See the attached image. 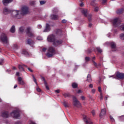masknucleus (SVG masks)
I'll list each match as a JSON object with an SVG mask.
<instances>
[{
    "mask_svg": "<svg viewBox=\"0 0 124 124\" xmlns=\"http://www.w3.org/2000/svg\"><path fill=\"white\" fill-rule=\"evenodd\" d=\"M109 44L110 45L112 51H113L114 52L117 51V47L116 46V44L113 42H111L109 43Z\"/></svg>",
    "mask_w": 124,
    "mask_h": 124,
    "instance_id": "1a4fd4ad",
    "label": "nucleus"
},
{
    "mask_svg": "<svg viewBox=\"0 0 124 124\" xmlns=\"http://www.w3.org/2000/svg\"><path fill=\"white\" fill-rule=\"evenodd\" d=\"M124 12V9L121 8V9H118L116 10V13L117 14H118L119 15L121 14H123V13Z\"/></svg>",
    "mask_w": 124,
    "mask_h": 124,
    "instance_id": "dca6fc26",
    "label": "nucleus"
},
{
    "mask_svg": "<svg viewBox=\"0 0 124 124\" xmlns=\"http://www.w3.org/2000/svg\"><path fill=\"white\" fill-rule=\"evenodd\" d=\"M11 116L14 119H19L20 117V114L18 111H14L11 114Z\"/></svg>",
    "mask_w": 124,
    "mask_h": 124,
    "instance_id": "20e7f679",
    "label": "nucleus"
},
{
    "mask_svg": "<svg viewBox=\"0 0 124 124\" xmlns=\"http://www.w3.org/2000/svg\"><path fill=\"white\" fill-rule=\"evenodd\" d=\"M80 6H81V7H83V6H84V3L83 2L80 3Z\"/></svg>",
    "mask_w": 124,
    "mask_h": 124,
    "instance_id": "052dcab7",
    "label": "nucleus"
},
{
    "mask_svg": "<svg viewBox=\"0 0 124 124\" xmlns=\"http://www.w3.org/2000/svg\"><path fill=\"white\" fill-rule=\"evenodd\" d=\"M2 117L3 118H8V117H9V114H8L7 111H5L2 113Z\"/></svg>",
    "mask_w": 124,
    "mask_h": 124,
    "instance_id": "6ab92c4d",
    "label": "nucleus"
},
{
    "mask_svg": "<svg viewBox=\"0 0 124 124\" xmlns=\"http://www.w3.org/2000/svg\"><path fill=\"white\" fill-rule=\"evenodd\" d=\"M55 93H60V90H55Z\"/></svg>",
    "mask_w": 124,
    "mask_h": 124,
    "instance_id": "864d4df0",
    "label": "nucleus"
},
{
    "mask_svg": "<svg viewBox=\"0 0 124 124\" xmlns=\"http://www.w3.org/2000/svg\"><path fill=\"white\" fill-rule=\"evenodd\" d=\"M0 39L3 43H7V42H8L7 36H6V35L3 33H2V35L0 37Z\"/></svg>",
    "mask_w": 124,
    "mask_h": 124,
    "instance_id": "39448f33",
    "label": "nucleus"
},
{
    "mask_svg": "<svg viewBox=\"0 0 124 124\" xmlns=\"http://www.w3.org/2000/svg\"><path fill=\"white\" fill-rule=\"evenodd\" d=\"M107 0H102V4L106 3Z\"/></svg>",
    "mask_w": 124,
    "mask_h": 124,
    "instance_id": "13d9d810",
    "label": "nucleus"
},
{
    "mask_svg": "<svg viewBox=\"0 0 124 124\" xmlns=\"http://www.w3.org/2000/svg\"><path fill=\"white\" fill-rule=\"evenodd\" d=\"M45 87H46V90H49V87H48V85H46Z\"/></svg>",
    "mask_w": 124,
    "mask_h": 124,
    "instance_id": "680f3d73",
    "label": "nucleus"
},
{
    "mask_svg": "<svg viewBox=\"0 0 124 124\" xmlns=\"http://www.w3.org/2000/svg\"><path fill=\"white\" fill-rule=\"evenodd\" d=\"M44 82L45 86H47V82H46V80L44 81Z\"/></svg>",
    "mask_w": 124,
    "mask_h": 124,
    "instance_id": "e2e57ef3",
    "label": "nucleus"
},
{
    "mask_svg": "<svg viewBox=\"0 0 124 124\" xmlns=\"http://www.w3.org/2000/svg\"><path fill=\"white\" fill-rule=\"evenodd\" d=\"M3 62V59H0V65H1L2 64Z\"/></svg>",
    "mask_w": 124,
    "mask_h": 124,
    "instance_id": "de8ad7c7",
    "label": "nucleus"
},
{
    "mask_svg": "<svg viewBox=\"0 0 124 124\" xmlns=\"http://www.w3.org/2000/svg\"><path fill=\"white\" fill-rule=\"evenodd\" d=\"M94 0H93V1L91 3V5H94L93 4L94 3Z\"/></svg>",
    "mask_w": 124,
    "mask_h": 124,
    "instance_id": "4d7b16f0",
    "label": "nucleus"
},
{
    "mask_svg": "<svg viewBox=\"0 0 124 124\" xmlns=\"http://www.w3.org/2000/svg\"><path fill=\"white\" fill-rule=\"evenodd\" d=\"M96 49H97V51H98V52H99V53H102V50L100 49V48L97 47Z\"/></svg>",
    "mask_w": 124,
    "mask_h": 124,
    "instance_id": "f704fd0d",
    "label": "nucleus"
},
{
    "mask_svg": "<svg viewBox=\"0 0 124 124\" xmlns=\"http://www.w3.org/2000/svg\"><path fill=\"white\" fill-rule=\"evenodd\" d=\"M13 1V0H2V2L5 6H6L8 3H10Z\"/></svg>",
    "mask_w": 124,
    "mask_h": 124,
    "instance_id": "4468645a",
    "label": "nucleus"
},
{
    "mask_svg": "<svg viewBox=\"0 0 124 124\" xmlns=\"http://www.w3.org/2000/svg\"><path fill=\"white\" fill-rule=\"evenodd\" d=\"M72 86L74 89H76V88L78 87V84L76 83H72Z\"/></svg>",
    "mask_w": 124,
    "mask_h": 124,
    "instance_id": "393cba45",
    "label": "nucleus"
},
{
    "mask_svg": "<svg viewBox=\"0 0 124 124\" xmlns=\"http://www.w3.org/2000/svg\"><path fill=\"white\" fill-rule=\"evenodd\" d=\"M32 77H33L34 82H35V84L37 85V82H36V78H35L34 77V76L33 75H32Z\"/></svg>",
    "mask_w": 124,
    "mask_h": 124,
    "instance_id": "c9c22d12",
    "label": "nucleus"
},
{
    "mask_svg": "<svg viewBox=\"0 0 124 124\" xmlns=\"http://www.w3.org/2000/svg\"><path fill=\"white\" fill-rule=\"evenodd\" d=\"M59 18V16L57 15H51L50 16V18L52 19V20H58Z\"/></svg>",
    "mask_w": 124,
    "mask_h": 124,
    "instance_id": "2eb2a0df",
    "label": "nucleus"
},
{
    "mask_svg": "<svg viewBox=\"0 0 124 124\" xmlns=\"http://www.w3.org/2000/svg\"><path fill=\"white\" fill-rule=\"evenodd\" d=\"M27 43L29 44V45H31V40H28Z\"/></svg>",
    "mask_w": 124,
    "mask_h": 124,
    "instance_id": "58836bf2",
    "label": "nucleus"
},
{
    "mask_svg": "<svg viewBox=\"0 0 124 124\" xmlns=\"http://www.w3.org/2000/svg\"><path fill=\"white\" fill-rule=\"evenodd\" d=\"M30 5L33 6V5H35V1H31L30 2Z\"/></svg>",
    "mask_w": 124,
    "mask_h": 124,
    "instance_id": "cd10ccee",
    "label": "nucleus"
},
{
    "mask_svg": "<svg viewBox=\"0 0 124 124\" xmlns=\"http://www.w3.org/2000/svg\"><path fill=\"white\" fill-rule=\"evenodd\" d=\"M17 81L19 85H26V83L23 80V78L21 77H19L17 78Z\"/></svg>",
    "mask_w": 124,
    "mask_h": 124,
    "instance_id": "6e6552de",
    "label": "nucleus"
},
{
    "mask_svg": "<svg viewBox=\"0 0 124 124\" xmlns=\"http://www.w3.org/2000/svg\"><path fill=\"white\" fill-rule=\"evenodd\" d=\"M92 114L93 116H95V111H94V110H92Z\"/></svg>",
    "mask_w": 124,
    "mask_h": 124,
    "instance_id": "09e8293b",
    "label": "nucleus"
},
{
    "mask_svg": "<svg viewBox=\"0 0 124 124\" xmlns=\"http://www.w3.org/2000/svg\"><path fill=\"white\" fill-rule=\"evenodd\" d=\"M119 29L121 30V31H124V24L121 25L119 27Z\"/></svg>",
    "mask_w": 124,
    "mask_h": 124,
    "instance_id": "473e14b6",
    "label": "nucleus"
},
{
    "mask_svg": "<svg viewBox=\"0 0 124 124\" xmlns=\"http://www.w3.org/2000/svg\"><path fill=\"white\" fill-rule=\"evenodd\" d=\"M88 27L89 28H92V27H93V24L92 23H89V25H88Z\"/></svg>",
    "mask_w": 124,
    "mask_h": 124,
    "instance_id": "6e6d98bb",
    "label": "nucleus"
},
{
    "mask_svg": "<svg viewBox=\"0 0 124 124\" xmlns=\"http://www.w3.org/2000/svg\"><path fill=\"white\" fill-rule=\"evenodd\" d=\"M85 60L86 62H89V61H90V57H85Z\"/></svg>",
    "mask_w": 124,
    "mask_h": 124,
    "instance_id": "ea45409f",
    "label": "nucleus"
},
{
    "mask_svg": "<svg viewBox=\"0 0 124 124\" xmlns=\"http://www.w3.org/2000/svg\"><path fill=\"white\" fill-rule=\"evenodd\" d=\"M73 100L74 106H76L77 107H81V103H80V102L78 101L76 97L74 96L73 97Z\"/></svg>",
    "mask_w": 124,
    "mask_h": 124,
    "instance_id": "423d86ee",
    "label": "nucleus"
},
{
    "mask_svg": "<svg viewBox=\"0 0 124 124\" xmlns=\"http://www.w3.org/2000/svg\"><path fill=\"white\" fill-rule=\"evenodd\" d=\"M51 31V27H50V25L49 24H46V28L44 31Z\"/></svg>",
    "mask_w": 124,
    "mask_h": 124,
    "instance_id": "f3484780",
    "label": "nucleus"
},
{
    "mask_svg": "<svg viewBox=\"0 0 124 124\" xmlns=\"http://www.w3.org/2000/svg\"><path fill=\"white\" fill-rule=\"evenodd\" d=\"M36 91H37V92H41V89H40V88H39V87H37L36 88Z\"/></svg>",
    "mask_w": 124,
    "mask_h": 124,
    "instance_id": "8fccbe9b",
    "label": "nucleus"
},
{
    "mask_svg": "<svg viewBox=\"0 0 124 124\" xmlns=\"http://www.w3.org/2000/svg\"><path fill=\"white\" fill-rule=\"evenodd\" d=\"M3 14L5 15H7V14H9V13H11V10L7 8H5L3 9Z\"/></svg>",
    "mask_w": 124,
    "mask_h": 124,
    "instance_id": "f8f14e48",
    "label": "nucleus"
},
{
    "mask_svg": "<svg viewBox=\"0 0 124 124\" xmlns=\"http://www.w3.org/2000/svg\"><path fill=\"white\" fill-rule=\"evenodd\" d=\"M99 8L97 7H95L94 9V11L95 12H98V10H99Z\"/></svg>",
    "mask_w": 124,
    "mask_h": 124,
    "instance_id": "e433bc0d",
    "label": "nucleus"
},
{
    "mask_svg": "<svg viewBox=\"0 0 124 124\" xmlns=\"http://www.w3.org/2000/svg\"><path fill=\"white\" fill-rule=\"evenodd\" d=\"M78 93H83V91L81 90H78L77 92Z\"/></svg>",
    "mask_w": 124,
    "mask_h": 124,
    "instance_id": "49530a36",
    "label": "nucleus"
},
{
    "mask_svg": "<svg viewBox=\"0 0 124 124\" xmlns=\"http://www.w3.org/2000/svg\"><path fill=\"white\" fill-rule=\"evenodd\" d=\"M53 13H58L59 12V10L57 8H53Z\"/></svg>",
    "mask_w": 124,
    "mask_h": 124,
    "instance_id": "a878e982",
    "label": "nucleus"
},
{
    "mask_svg": "<svg viewBox=\"0 0 124 124\" xmlns=\"http://www.w3.org/2000/svg\"><path fill=\"white\" fill-rule=\"evenodd\" d=\"M40 3L41 5H43V4H45V3H46V1L45 0L40 1Z\"/></svg>",
    "mask_w": 124,
    "mask_h": 124,
    "instance_id": "7c9ffc66",
    "label": "nucleus"
},
{
    "mask_svg": "<svg viewBox=\"0 0 124 124\" xmlns=\"http://www.w3.org/2000/svg\"><path fill=\"white\" fill-rule=\"evenodd\" d=\"M80 99L81 100H85V99H86V97L84 96H81L80 97Z\"/></svg>",
    "mask_w": 124,
    "mask_h": 124,
    "instance_id": "a19ab883",
    "label": "nucleus"
},
{
    "mask_svg": "<svg viewBox=\"0 0 124 124\" xmlns=\"http://www.w3.org/2000/svg\"><path fill=\"white\" fill-rule=\"evenodd\" d=\"M116 77L119 79H124V74L118 72L116 73Z\"/></svg>",
    "mask_w": 124,
    "mask_h": 124,
    "instance_id": "9d476101",
    "label": "nucleus"
},
{
    "mask_svg": "<svg viewBox=\"0 0 124 124\" xmlns=\"http://www.w3.org/2000/svg\"><path fill=\"white\" fill-rule=\"evenodd\" d=\"M28 69L29 70V71H30V72H33L32 70H31V68H28Z\"/></svg>",
    "mask_w": 124,
    "mask_h": 124,
    "instance_id": "bf43d9fd",
    "label": "nucleus"
},
{
    "mask_svg": "<svg viewBox=\"0 0 124 124\" xmlns=\"http://www.w3.org/2000/svg\"><path fill=\"white\" fill-rule=\"evenodd\" d=\"M25 30V27L21 26L19 28V31H24Z\"/></svg>",
    "mask_w": 124,
    "mask_h": 124,
    "instance_id": "c756f323",
    "label": "nucleus"
},
{
    "mask_svg": "<svg viewBox=\"0 0 124 124\" xmlns=\"http://www.w3.org/2000/svg\"><path fill=\"white\" fill-rule=\"evenodd\" d=\"M24 67H28L26 65H19L18 66V68L20 71H24Z\"/></svg>",
    "mask_w": 124,
    "mask_h": 124,
    "instance_id": "aec40b11",
    "label": "nucleus"
},
{
    "mask_svg": "<svg viewBox=\"0 0 124 124\" xmlns=\"http://www.w3.org/2000/svg\"><path fill=\"white\" fill-rule=\"evenodd\" d=\"M37 28L38 29H41V28H42V26H41V25H38Z\"/></svg>",
    "mask_w": 124,
    "mask_h": 124,
    "instance_id": "5fc2aeb1",
    "label": "nucleus"
},
{
    "mask_svg": "<svg viewBox=\"0 0 124 124\" xmlns=\"http://www.w3.org/2000/svg\"><path fill=\"white\" fill-rule=\"evenodd\" d=\"M37 39L38 40H43V38H42V37H40V36H38L37 37Z\"/></svg>",
    "mask_w": 124,
    "mask_h": 124,
    "instance_id": "37998d69",
    "label": "nucleus"
},
{
    "mask_svg": "<svg viewBox=\"0 0 124 124\" xmlns=\"http://www.w3.org/2000/svg\"><path fill=\"white\" fill-rule=\"evenodd\" d=\"M111 23L112 26H113L114 28H117V27H119L120 24H121L120 18L116 17V18L111 19Z\"/></svg>",
    "mask_w": 124,
    "mask_h": 124,
    "instance_id": "f03ea898",
    "label": "nucleus"
},
{
    "mask_svg": "<svg viewBox=\"0 0 124 124\" xmlns=\"http://www.w3.org/2000/svg\"><path fill=\"white\" fill-rule=\"evenodd\" d=\"M92 93H95V89H92Z\"/></svg>",
    "mask_w": 124,
    "mask_h": 124,
    "instance_id": "603ef678",
    "label": "nucleus"
},
{
    "mask_svg": "<svg viewBox=\"0 0 124 124\" xmlns=\"http://www.w3.org/2000/svg\"><path fill=\"white\" fill-rule=\"evenodd\" d=\"M63 105H64L65 107H67V104H66V103H65V102H64L63 103Z\"/></svg>",
    "mask_w": 124,
    "mask_h": 124,
    "instance_id": "0e129e2a",
    "label": "nucleus"
},
{
    "mask_svg": "<svg viewBox=\"0 0 124 124\" xmlns=\"http://www.w3.org/2000/svg\"><path fill=\"white\" fill-rule=\"evenodd\" d=\"M15 26L13 25L11 28V29H10V31H15Z\"/></svg>",
    "mask_w": 124,
    "mask_h": 124,
    "instance_id": "c85d7f7f",
    "label": "nucleus"
},
{
    "mask_svg": "<svg viewBox=\"0 0 124 124\" xmlns=\"http://www.w3.org/2000/svg\"><path fill=\"white\" fill-rule=\"evenodd\" d=\"M87 18L88 19L89 22H92V15H89L87 16Z\"/></svg>",
    "mask_w": 124,
    "mask_h": 124,
    "instance_id": "bb28decb",
    "label": "nucleus"
},
{
    "mask_svg": "<svg viewBox=\"0 0 124 124\" xmlns=\"http://www.w3.org/2000/svg\"><path fill=\"white\" fill-rule=\"evenodd\" d=\"M92 62H93V64H94V65L95 66H97V63H96V62H94V61H92Z\"/></svg>",
    "mask_w": 124,
    "mask_h": 124,
    "instance_id": "79ce46f5",
    "label": "nucleus"
},
{
    "mask_svg": "<svg viewBox=\"0 0 124 124\" xmlns=\"http://www.w3.org/2000/svg\"><path fill=\"white\" fill-rule=\"evenodd\" d=\"M22 53L23 55H25V56H29V52H28V51L27 50H26L25 49H24L22 50Z\"/></svg>",
    "mask_w": 124,
    "mask_h": 124,
    "instance_id": "5701e85b",
    "label": "nucleus"
},
{
    "mask_svg": "<svg viewBox=\"0 0 124 124\" xmlns=\"http://www.w3.org/2000/svg\"><path fill=\"white\" fill-rule=\"evenodd\" d=\"M27 34L30 37H31L33 36V34L31 31H27Z\"/></svg>",
    "mask_w": 124,
    "mask_h": 124,
    "instance_id": "b1692460",
    "label": "nucleus"
},
{
    "mask_svg": "<svg viewBox=\"0 0 124 124\" xmlns=\"http://www.w3.org/2000/svg\"><path fill=\"white\" fill-rule=\"evenodd\" d=\"M32 31V30L31 29V28L28 27L27 28V31Z\"/></svg>",
    "mask_w": 124,
    "mask_h": 124,
    "instance_id": "4c0bfd02",
    "label": "nucleus"
},
{
    "mask_svg": "<svg viewBox=\"0 0 124 124\" xmlns=\"http://www.w3.org/2000/svg\"><path fill=\"white\" fill-rule=\"evenodd\" d=\"M110 119L111 120V121H114V118H113V117L110 116Z\"/></svg>",
    "mask_w": 124,
    "mask_h": 124,
    "instance_id": "69168bd1",
    "label": "nucleus"
},
{
    "mask_svg": "<svg viewBox=\"0 0 124 124\" xmlns=\"http://www.w3.org/2000/svg\"><path fill=\"white\" fill-rule=\"evenodd\" d=\"M106 114V108H104L101 110V113L100 114V117H103Z\"/></svg>",
    "mask_w": 124,
    "mask_h": 124,
    "instance_id": "a211bd4d",
    "label": "nucleus"
},
{
    "mask_svg": "<svg viewBox=\"0 0 124 124\" xmlns=\"http://www.w3.org/2000/svg\"><path fill=\"white\" fill-rule=\"evenodd\" d=\"M98 91L100 92V93H101V92H102V91H101V87H99L98 88Z\"/></svg>",
    "mask_w": 124,
    "mask_h": 124,
    "instance_id": "3c124183",
    "label": "nucleus"
},
{
    "mask_svg": "<svg viewBox=\"0 0 124 124\" xmlns=\"http://www.w3.org/2000/svg\"><path fill=\"white\" fill-rule=\"evenodd\" d=\"M120 38L122 40H124V33L121 34L120 35Z\"/></svg>",
    "mask_w": 124,
    "mask_h": 124,
    "instance_id": "2f4dec72",
    "label": "nucleus"
},
{
    "mask_svg": "<svg viewBox=\"0 0 124 124\" xmlns=\"http://www.w3.org/2000/svg\"><path fill=\"white\" fill-rule=\"evenodd\" d=\"M81 13L85 16V17H88V9H82Z\"/></svg>",
    "mask_w": 124,
    "mask_h": 124,
    "instance_id": "ddd939ff",
    "label": "nucleus"
},
{
    "mask_svg": "<svg viewBox=\"0 0 124 124\" xmlns=\"http://www.w3.org/2000/svg\"><path fill=\"white\" fill-rule=\"evenodd\" d=\"M29 12V8L26 6H23L21 9V14L22 15H25V14H28Z\"/></svg>",
    "mask_w": 124,
    "mask_h": 124,
    "instance_id": "0eeeda50",
    "label": "nucleus"
},
{
    "mask_svg": "<svg viewBox=\"0 0 124 124\" xmlns=\"http://www.w3.org/2000/svg\"><path fill=\"white\" fill-rule=\"evenodd\" d=\"M63 95L64 96V97H68V96H69V94L66 93H63Z\"/></svg>",
    "mask_w": 124,
    "mask_h": 124,
    "instance_id": "72a5a7b5",
    "label": "nucleus"
},
{
    "mask_svg": "<svg viewBox=\"0 0 124 124\" xmlns=\"http://www.w3.org/2000/svg\"><path fill=\"white\" fill-rule=\"evenodd\" d=\"M83 120L87 124H93V123L90 122V118H87L86 115H83Z\"/></svg>",
    "mask_w": 124,
    "mask_h": 124,
    "instance_id": "9b49d317",
    "label": "nucleus"
},
{
    "mask_svg": "<svg viewBox=\"0 0 124 124\" xmlns=\"http://www.w3.org/2000/svg\"><path fill=\"white\" fill-rule=\"evenodd\" d=\"M47 39L48 42H53V45L55 46H59V45H61L62 43V41L61 40H56V37L54 35L48 36Z\"/></svg>",
    "mask_w": 124,
    "mask_h": 124,
    "instance_id": "f257e3e1",
    "label": "nucleus"
},
{
    "mask_svg": "<svg viewBox=\"0 0 124 124\" xmlns=\"http://www.w3.org/2000/svg\"><path fill=\"white\" fill-rule=\"evenodd\" d=\"M66 22H67V20H66L65 19H63L62 21V23L63 24H65V23H66Z\"/></svg>",
    "mask_w": 124,
    "mask_h": 124,
    "instance_id": "c03bdc74",
    "label": "nucleus"
},
{
    "mask_svg": "<svg viewBox=\"0 0 124 124\" xmlns=\"http://www.w3.org/2000/svg\"><path fill=\"white\" fill-rule=\"evenodd\" d=\"M46 48H44L43 49V52H45V51H46Z\"/></svg>",
    "mask_w": 124,
    "mask_h": 124,
    "instance_id": "774afa93",
    "label": "nucleus"
},
{
    "mask_svg": "<svg viewBox=\"0 0 124 124\" xmlns=\"http://www.w3.org/2000/svg\"><path fill=\"white\" fill-rule=\"evenodd\" d=\"M19 11H14L12 14L15 17H18V15H19Z\"/></svg>",
    "mask_w": 124,
    "mask_h": 124,
    "instance_id": "4be33fe9",
    "label": "nucleus"
},
{
    "mask_svg": "<svg viewBox=\"0 0 124 124\" xmlns=\"http://www.w3.org/2000/svg\"><path fill=\"white\" fill-rule=\"evenodd\" d=\"M87 82H89L90 83H91V82H92V76L90 74H89L87 75Z\"/></svg>",
    "mask_w": 124,
    "mask_h": 124,
    "instance_id": "412c9836",
    "label": "nucleus"
},
{
    "mask_svg": "<svg viewBox=\"0 0 124 124\" xmlns=\"http://www.w3.org/2000/svg\"><path fill=\"white\" fill-rule=\"evenodd\" d=\"M93 84H90V85H89V87H90V88H93Z\"/></svg>",
    "mask_w": 124,
    "mask_h": 124,
    "instance_id": "338daca9",
    "label": "nucleus"
},
{
    "mask_svg": "<svg viewBox=\"0 0 124 124\" xmlns=\"http://www.w3.org/2000/svg\"><path fill=\"white\" fill-rule=\"evenodd\" d=\"M55 55V48L52 46H50L48 48L46 56L47 58H52Z\"/></svg>",
    "mask_w": 124,
    "mask_h": 124,
    "instance_id": "7ed1b4c3",
    "label": "nucleus"
},
{
    "mask_svg": "<svg viewBox=\"0 0 124 124\" xmlns=\"http://www.w3.org/2000/svg\"><path fill=\"white\" fill-rule=\"evenodd\" d=\"M100 100H103V96L102 95V93H101L100 94Z\"/></svg>",
    "mask_w": 124,
    "mask_h": 124,
    "instance_id": "a18cd8bd",
    "label": "nucleus"
}]
</instances>
